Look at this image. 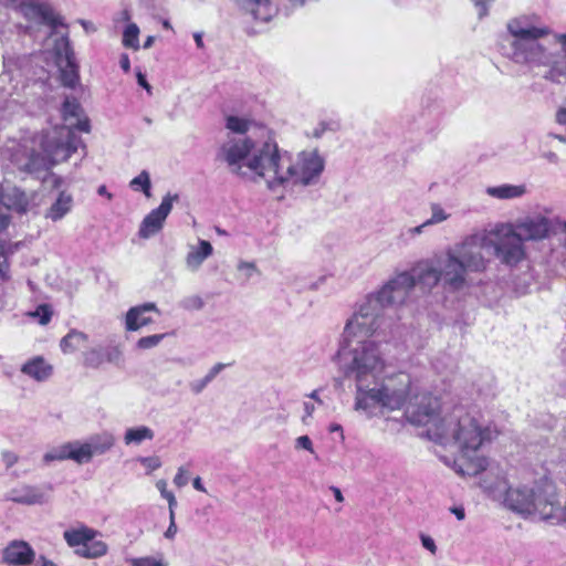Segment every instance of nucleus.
I'll list each match as a JSON object with an SVG mask.
<instances>
[{
  "label": "nucleus",
  "mask_w": 566,
  "mask_h": 566,
  "mask_svg": "<svg viewBox=\"0 0 566 566\" xmlns=\"http://www.w3.org/2000/svg\"><path fill=\"white\" fill-rule=\"evenodd\" d=\"M237 270L240 273L241 277H243L245 281L260 274V270L258 269L255 262L253 261H239L237 264Z\"/></svg>",
  "instance_id": "33"
},
{
  "label": "nucleus",
  "mask_w": 566,
  "mask_h": 566,
  "mask_svg": "<svg viewBox=\"0 0 566 566\" xmlns=\"http://www.w3.org/2000/svg\"><path fill=\"white\" fill-rule=\"evenodd\" d=\"M99 533L96 530L80 525L63 533V538L75 553L84 558H98L107 554L108 546L101 539H95Z\"/></svg>",
  "instance_id": "12"
},
{
  "label": "nucleus",
  "mask_w": 566,
  "mask_h": 566,
  "mask_svg": "<svg viewBox=\"0 0 566 566\" xmlns=\"http://www.w3.org/2000/svg\"><path fill=\"white\" fill-rule=\"evenodd\" d=\"M380 324L352 313L338 343L337 356L344 376L355 382L357 411L371 417L377 408L399 410L410 387V375L400 371L388 376V356L384 344L375 338Z\"/></svg>",
  "instance_id": "1"
},
{
  "label": "nucleus",
  "mask_w": 566,
  "mask_h": 566,
  "mask_svg": "<svg viewBox=\"0 0 566 566\" xmlns=\"http://www.w3.org/2000/svg\"><path fill=\"white\" fill-rule=\"evenodd\" d=\"M536 24L532 17L521 15L506 23V31L499 36L501 54L514 63L537 70L543 80L552 84L566 82V32L554 33Z\"/></svg>",
  "instance_id": "4"
},
{
  "label": "nucleus",
  "mask_w": 566,
  "mask_h": 566,
  "mask_svg": "<svg viewBox=\"0 0 566 566\" xmlns=\"http://www.w3.org/2000/svg\"><path fill=\"white\" fill-rule=\"evenodd\" d=\"M319 392H321V389H315L311 394H308L307 397L310 399L314 400L315 402H317L318 405H323V400L319 397Z\"/></svg>",
  "instance_id": "62"
},
{
  "label": "nucleus",
  "mask_w": 566,
  "mask_h": 566,
  "mask_svg": "<svg viewBox=\"0 0 566 566\" xmlns=\"http://www.w3.org/2000/svg\"><path fill=\"white\" fill-rule=\"evenodd\" d=\"M555 224L559 229L560 233L564 235L563 244L566 247V218H555Z\"/></svg>",
  "instance_id": "48"
},
{
  "label": "nucleus",
  "mask_w": 566,
  "mask_h": 566,
  "mask_svg": "<svg viewBox=\"0 0 566 566\" xmlns=\"http://www.w3.org/2000/svg\"><path fill=\"white\" fill-rule=\"evenodd\" d=\"M3 4L18 9L29 21L45 24L52 29L44 43L43 57L48 66L57 69L64 86L75 87L80 82L75 53L67 31L57 30L60 27L66 29L63 19L50 6L41 4L36 0H3Z\"/></svg>",
  "instance_id": "8"
},
{
  "label": "nucleus",
  "mask_w": 566,
  "mask_h": 566,
  "mask_svg": "<svg viewBox=\"0 0 566 566\" xmlns=\"http://www.w3.org/2000/svg\"><path fill=\"white\" fill-rule=\"evenodd\" d=\"M192 486L195 490L199 491V492H202V493H207V489L206 486L203 485L202 483V480L200 476H196L192 481Z\"/></svg>",
  "instance_id": "57"
},
{
  "label": "nucleus",
  "mask_w": 566,
  "mask_h": 566,
  "mask_svg": "<svg viewBox=\"0 0 566 566\" xmlns=\"http://www.w3.org/2000/svg\"><path fill=\"white\" fill-rule=\"evenodd\" d=\"M328 431L331 433L338 432L340 441L345 440V434H344V431H343V428H342L340 424H338V423H331L329 427H328Z\"/></svg>",
  "instance_id": "55"
},
{
  "label": "nucleus",
  "mask_w": 566,
  "mask_h": 566,
  "mask_svg": "<svg viewBox=\"0 0 566 566\" xmlns=\"http://www.w3.org/2000/svg\"><path fill=\"white\" fill-rule=\"evenodd\" d=\"M405 411L406 419L415 426L426 427L427 437L430 439V430L440 423L443 416L441 405L437 397L429 392H417L412 379L403 405L399 408Z\"/></svg>",
  "instance_id": "11"
},
{
  "label": "nucleus",
  "mask_w": 566,
  "mask_h": 566,
  "mask_svg": "<svg viewBox=\"0 0 566 566\" xmlns=\"http://www.w3.org/2000/svg\"><path fill=\"white\" fill-rule=\"evenodd\" d=\"M429 209L430 217L426 220V224H430V227L443 223L451 218V212L440 202H431Z\"/></svg>",
  "instance_id": "29"
},
{
  "label": "nucleus",
  "mask_w": 566,
  "mask_h": 566,
  "mask_svg": "<svg viewBox=\"0 0 566 566\" xmlns=\"http://www.w3.org/2000/svg\"><path fill=\"white\" fill-rule=\"evenodd\" d=\"M451 512L457 516V518H458L459 521H462V520H464V517H465L464 509H463V507H461V506H459V507H452V509H451Z\"/></svg>",
  "instance_id": "61"
},
{
  "label": "nucleus",
  "mask_w": 566,
  "mask_h": 566,
  "mask_svg": "<svg viewBox=\"0 0 566 566\" xmlns=\"http://www.w3.org/2000/svg\"><path fill=\"white\" fill-rule=\"evenodd\" d=\"M64 460H71L70 442L54 447L51 450L46 451L43 455V461L45 463H51L53 461H64Z\"/></svg>",
  "instance_id": "31"
},
{
  "label": "nucleus",
  "mask_w": 566,
  "mask_h": 566,
  "mask_svg": "<svg viewBox=\"0 0 566 566\" xmlns=\"http://www.w3.org/2000/svg\"><path fill=\"white\" fill-rule=\"evenodd\" d=\"M1 558L9 566H27L34 562L35 552L29 543L14 539L2 549Z\"/></svg>",
  "instance_id": "15"
},
{
  "label": "nucleus",
  "mask_w": 566,
  "mask_h": 566,
  "mask_svg": "<svg viewBox=\"0 0 566 566\" xmlns=\"http://www.w3.org/2000/svg\"><path fill=\"white\" fill-rule=\"evenodd\" d=\"M427 227H430V224H426V221H423L421 224L417 226V227H413V228H410L408 230L409 234L411 235H419L423 232V230L427 228Z\"/></svg>",
  "instance_id": "56"
},
{
  "label": "nucleus",
  "mask_w": 566,
  "mask_h": 566,
  "mask_svg": "<svg viewBox=\"0 0 566 566\" xmlns=\"http://www.w3.org/2000/svg\"><path fill=\"white\" fill-rule=\"evenodd\" d=\"M87 339L86 334L73 329L61 339L60 347L64 354H71L82 348Z\"/></svg>",
  "instance_id": "25"
},
{
  "label": "nucleus",
  "mask_w": 566,
  "mask_h": 566,
  "mask_svg": "<svg viewBox=\"0 0 566 566\" xmlns=\"http://www.w3.org/2000/svg\"><path fill=\"white\" fill-rule=\"evenodd\" d=\"M485 193L497 200H513L525 196L527 193V187L524 184H502L486 187Z\"/></svg>",
  "instance_id": "21"
},
{
  "label": "nucleus",
  "mask_w": 566,
  "mask_h": 566,
  "mask_svg": "<svg viewBox=\"0 0 566 566\" xmlns=\"http://www.w3.org/2000/svg\"><path fill=\"white\" fill-rule=\"evenodd\" d=\"M119 65L124 72L128 73L130 71V60L128 54L123 53L120 55Z\"/></svg>",
  "instance_id": "49"
},
{
  "label": "nucleus",
  "mask_w": 566,
  "mask_h": 566,
  "mask_svg": "<svg viewBox=\"0 0 566 566\" xmlns=\"http://www.w3.org/2000/svg\"><path fill=\"white\" fill-rule=\"evenodd\" d=\"M472 1L474 2V4L478 8L479 15L483 17L488 13L489 6L493 0H472Z\"/></svg>",
  "instance_id": "44"
},
{
  "label": "nucleus",
  "mask_w": 566,
  "mask_h": 566,
  "mask_svg": "<svg viewBox=\"0 0 566 566\" xmlns=\"http://www.w3.org/2000/svg\"><path fill=\"white\" fill-rule=\"evenodd\" d=\"M226 366L227 365L222 363H218L212 366L208 374L205 376L206 381L211 382L226 368Z\"/></svg>",
  "instance_id": "43"
},
{
  "label": "nucleus",
  "mask_w": 566,
  "mask_h": 566,
  "mask_svg": "<svg viewBox=\"0 0 566 566\" xmlns=\"http://www.w3.org/2000/svg\"><path fill=\"white\" fill-rule=\"evenodd\" d=\"M420 539H421L422 546L427 551H429L432 555H436V553H437V545H436L434 539L431 536L426 535V534H421L420 535Z\"/></svg>",
  "instance_id": "40"
},
{
  "label": "nucleus",
  "mask_w": 566,
  "mask_h": 566,
  "mask_svg": "<svg viewBox=\"0 0 566 566\" xmlns=\"http://www.w3.org/2000/svg\"><path fill=\"white\" fill-rule=\"evenodd\" d=\"M50 491L51 486L44 489L41 486L23 484L10 490L8 499L12 502L25 505L43 504L48 502Z\"/></svg>",
  "instance_id": "16"
},
{
  "label": "nucleus",
  "mask_w": 566,
  "mask_h": 566,
  "mask_svg": "<svg viewBox=\"0 0 566 566\" xmlns=\"http://www.w3.org/2000/svg\"><path fill=\"white\" fill-rule=\"evenodd\" d=\"M331 490H332V492H333V494L335 496V500L337 502H339V503L344 502L343 493H342V491L338 488L332 486Z\"/></svg>",
  "instance_id": "64"
},
{
  "label": "nucleus",
  "mask_w": 566,
  "mask_h": 566,
  "mask_svg": "<svg viewBox=\"0 0 566 566\" xmlns=\"http://www.w3.org/2000/svg\"><path fill=\"white\" fill-rule=\"evenodd\" d=\"M129 187L135 191H143L144 195L149 198L151 196V181L148 171L143 170L138 176L133 178L129 182Z\"/></svg>",
  "instance_id": "32"
},
{
  "label": "nucleus",
  "mask_w": 566,
  "mask_h": 566,
  "mask_svg": "<svg viewBox=\"0 0 566 566\" xmlns=\"http://www.w3.org/2000/svg\"><path fill=\"white\" fill-rule=\"evenodd\" d=\"M19 460L18 454L11 451H3L2 452V461L7 469H10L13 467Z\"/></svg>",
  "instance_id": "41"
},
{
  "label": "nucleus",
  "mask_w": 566,
  "mask_h": 566,
  "mask_svg": "<svg viewBox=\"0 0 566 566\" xmlns=\"http://www.w3.org/2000/svg\"><path fill=\"white\" fill-rule=\"evenodd\" d=\"M70 454H71V460L78 463V464H84V463H88L94 454L92 453L91 449H90V444L87 443V441H80V440H75V441H71L70 442Z\"/></svg>",
  "instance_id": "27"
},
{
  "label": "nucleus",
  "mask_w": 566,
  "mask_h": 566,
  "mask_svg": "<svg viewBox=\"0 0 566 566\" xmlns=\"http://www.w3.org/2000/svg\"><path fill=\"white\" fill-rule=\"evenodd\" d=\"M553 484L547 479H541L509 486L506 480L501 478L495 485H485V489L491 496L502 500L511 511L523 517L544 522L548 502L553 496Z\"/></svg>",
  "instance_id": "9"
},
{
  "label": "nucleus",
  "mask_w": 566,
  "mask_h": 566,
  "mask_svg": "<svg viewBox=\"0 0 566 566\" xmlns=\"http://www.w3.org/2000/svg\"><path fill=\"white\" fill-rule=\"evenodd\" d=\"M120 350L117 347H97L84 353V364L88 367L97 368L104 363H118Z\"/></svg>",
  "instance_id": "19"
},
{
  "label": "nucleus",
  "mask_w": 566,
  "mask_h": 566,
  "mask_svg": "<svg viewBox=\"0 0 566 566\" xmlns=\"http://www.w3.org/2000/svg\"><path fill=\"white\" fill-rule=\"evenodd\" d=\"M94 455L107 452L115 442L114 436L109 432H102L86 439Z\"/></svg>",
  "instance_id": "26"
},
{
  "label": "nucleus",
  "mask_w": 566,
  "mask_h": 566,
  "mask_svg": "<svg viewBox=\"0 0 566 566\" xmlns=\"http://www.w3.org/2000/svg\"><path fill=\"white\" fill-rule=\"evenodd\" d=\"M303 408H304V416H303V421L305 422L306 418H311L316 409L315 407V402H312V401H305L303 403Z\"/></svg>",
  "instance_id": "47"
},
{
  "label": "nucleus",
  "mask_w": 566,
  "mask_h": 566,
  "mask_svg": "<svg viewBox=\"0 0 566 566\" xmlns=\"http://www.w3.org/2000/svg\"><path fill=\"white\" fill-rule=\"evenodd\" d=\"M231 174L253 182H264L283 196L295 187L316 185L325 169V158L317 148L292 154L279 147L270 134L262 140L230 137L219 150Z\"/></svg>",
  "instance_id": "2"
},
{
  "label": "nucleus",
  "mask_w": 566,
  "mask_h": 566,
  "mask_svg": "<svg viewBox=\"0 0 566 566\" xmlns=\"http://www.w3.org/2000/svg\"><path fill=\"white\" fill-rule=\"evenodd\" d=\"M179 196L177 193H167L159 207L153 209L142 221L138 235L142 239H149L161 231L165 221L172 210L174 202L178 201Z\"/></svg>",
  "instance_id": "13"
},
{
  "label": "nucleus",
  "mask_w": 566,
  "mask_h": 566,
  "mask_svg": "<svg viewBox=\"0 0 566 566\" xmlns=\"http://www.w3.org/2000/svg\"><path fill=\"white\" fill-rule=\"evenodd\" d=\"M21 371L38 381H43L51 376L52 366L42 357H34L22 366Z\"/></svg>",
  "instance_id": "22"
},
{
  "label": "nucleus",
  "mask_w": 566,
  "mask_h": 566,
  "mask_svg": "<svg viewBox=\"0 0 566 566\" xmlns=\"http://www.w3.org/2000/svg\"><path fill=\"white\" fill-rule=\"evenodd\" d=\"M149 312L159 313L157 305L153 302L130 307L125 315V328L128 332H136L153 323Z\"/></svg>",
  "instance_id": "17"
},
{
  "label": "nucleus",
  "mask_w": 566,
  "mask_h": 566,
  "mask_svg": "<svg viewBox=\"0 0 566 566\" xmlns=\"http://www.w3.org/2000/svg\"><path fill=\"white\" fill-rule=\"evenodd\" d=\"M28 316L36 318L41 325H46L52 317V310L49 305L42 304L35 311L29 312Z\"/></svg>",
  "instance_id": "34"
},
{
  "label": "nucleus",
  "mask_w": 566,
  "mask_h": 566,
  "mask_svg": "<svg viewBox=\"0 0 566 566\" xmlns=\"http://www.w3.org/2000/svg\"><path fill=\"white\" fill-rule=\"evenodd\" d=\"M555 119L560 125H566V107H560L557 109Z\"/></svg>",
  "instance_id": "53"
},
{
  "label": "nucleus",
  "mask_w": 566,
  "mask_h": 566,
  "mask_svg": "<svg viewBox=\"0 0 566 566\" xmlns=\"http://www.w3.org/2000/svg\"><path fill=\"white\" fill-rule=\"evenodd\" d=\"M308 0H286V3L284 4V10L286 14L293 12L294 10H297L306 4Z\"/></svg>",
  "instance_id": "42"
},
{
  "label": "nucleus",
  "mask_w": 566,
  "mask_h": 566,
  "mask_svg": "<svg viewBox=\"0 0 566 566\" xmlns=\"http://www.w3.org/2000/svg\"><path fill=\"white\" fill-rule=\"evenodd\" d=\"M33 566H56V564L46 558L45 556L41 555L34 563H32Z\"/></svg>",
  "instance_id": "52"
},
{
  "label": "nucleus",
  "mask_w": 566,
  "mask_h": 566,
  "mask_svg": "<svg viewBox=\"0 0 566 566\" xmlns=\"http://www.w3.org/2000/svg\"><path fill=\"white\" fill-rule=\"evenodd\" d=\"M155 437V432L151 428L147 426H138L128 428L124 434V442L126 446L130 444H140L144 441L153 440Z\"/></svg>",
  "instance_id": "24"
},
{
  "label": "nucleus",
  "mask_w": 566,
  "mask_h": 566,
  "mask_svg": "<svg viewBox=\"0 0 566 566\" xmlns=\"http://www.w3.org/2000/svg\"><path fill=\"white\" fill-rule=\"evenodd\" d=\"M139 33L140 30L136 23L127 24L123 31V45L127 49H133L137 51L140 48Z\"/></svg>",
  "instance_id": "30"
},
{
  "label": "nucleus",
  "mask_w": 566,
  "mask_h": 566,
  "mask_svg": "<svg viewBox=\"0 0 566 566\" xmlns=\"http://www.w3.org/2000/svg\"><path fill=\"white\" fill-rule=\"evenodd\" d=\"M497 436L496 427L483 423L462 406L444 411L440 423L430 430V440L457 447L458 458L451 461L446 457L443 461L462 476H473L488 469L489 458L481 450Z\"/></svg>",
  "instance_id": "5"
},
{
  "label": "nucleus",
  "mask_w": 566,
  "mask_h": 566,
  "mask_svg": "<svg viewBox=\"0 0 566 566\" xmlns=\"http://www.w3.org/2000/svg\"><path fill=\"white\" fill-rule=\"evenodd\" d=\"M253 124V120L245 116L229 115L226 117V128L239 135L247 134Z\"/></svg>",
  "instance_id": "28"
},
{
  "label": "nucleus",
  "mask_w": 566,
  "mask_h": 566,
  "mask_svg": "<svg viewBox=\"0 0 566 566\" xmlns=\"http://www.w3.org/2000/svg\"><path fill=\"white\" fill-rule=\"evenodd\" d=\"M166 337V334H155L149 336H144L138 339L136 346L139 349H149L159 345V343Z\"/></svg>",
  "instance_id": "35"
},
{
  "label": "nucleus",
  "mask_w": 566,
  "mask_h": 566,
  "mask_svg": "<svg viewBox=\"0 0 566 566\" xmlns=\"http://www.w3.org/2000/svg\"><path fill=\"white\" fill-rule=\"evenodd\" d=\"M208 384H210V382H209V381H206V378L203 377L202 379H200V380H198V381L193 382V384L191 385V389H192L195 392H197V394H198V392L202 391V390H203V388H206V386H207Z\"/></svg>",
  "instance_id": "54"
},
{
  "label": "nucleus",
  "mask_w": 566,
  "mask_h": 566,
  "mask_svg": "<svg viewBox=\"0 0 566 566\" xmlns=\"http://www.w3.org/2000/svg\"><path fill=\"white\" fill-rule=\"evenodd\" d=\"M241 10L251 14L255 20L269 21L275 12L272 0H234Z\"/></svg>",
  "instance_id": "20"
},
{
  "label": "nucleus",
  "mask_w": 566,
  "mask_h": 566,
  "mask_svg": "<svg viewBox=\"0 0 566 566\" xmlns=\"http://www.w3.org/2000/svg\"><path fill=\"white\" fill-rule=\"evenodd\" d=\"M491 250L482 230H476L444 249L432 259L419 262L413 271L418 282L427 286L441 284L446 291L459 292L470 286L469 273H482L489 260L482 250Z\"/></svg>",
  "instance_id": "6"
},
{
  "label": "nucleus",
  "mask_w": 566,
  "mask_h": 566,
  "mask_svg": "<svg viewBox=\"0 0 566 566\" xmlns=\"http://www.w3.org/2000/svg\"><path fill=\"white\" fill-rule=\"evenodd\" d=\"M29 205L30 198L25 192L9 184L0 185V231L10 222L9 210L25 212Z\"/></svg>",
  "instance_id": "14"
},
{
  "label": "nucleus",
  "mask_w": 566,
  "mask_h": 566,
  "mask_svg": "<svg viewBox=\"0 0 566 566\" xmlns=\"http://www.w3.org/2000/svg\"><path fill=\"white\" fill-rule=\"evenodd\" d=\"M326 129H334V127H328L326 123H321L314 130V137H321Z\"/></svg>",
  "instance_id": "60"
},
{
  "label": "nucleus",
  "mask_w": 566,
  "mask_h": 566,
  "mask_svg": "<svg viewBox=\"0 0 566 566\" xmlns=\"http://www.w3.org/2000/svg\"><path fill=\"white\" fill-rule=\"evenodd\" d=\"M555 228V218L533 213L514 222H495L481 230L495 259L505 266L515 268L527 258L525 242L544 241L556 232Z\"/></svg>",
  "instance_id": "7"
},
{
  "label": "nucleus",
  "mask_w": 566,
  "mask_h": 566,
  "mask_svg": "<svg viewBox=\"0 0 566 566\" xmlns=\"http://www.w3.org/2000/svg\"><path fill=\"white\" fill-rule=\"evenodd\" d=\"M295 447L297 449H304L311 453L314 452L313 442L308 436H301L295 440Z\"/></svg>",
  "instance_id": "39"
},
{
  "label": "nucleus",
  "mask_w": 566,
  "mask_h": 566,
  "mask_svg": "<svg viewBox=\"0 0 566 566\" xmlns=\"http://www.w3.org/2000/svg\"><path fill=\"white\" fill-rule=\"evenodd\" d=\"M189 482V472L185 467H179L174 476V484L177 488H184Z\"/></svg>",
  "instance_id": "38"
},
{
  "label": "nucleus",
  "mask_w": 566,
  "mask_h": 566,
  "mask_svg": "<svg viewBox=\"0 0 566 566\" xmlns=\"http://www.w3.org/2000/svg\"><path fill=\"white\" fill-rule=\"evenodd\" d=\"M82 108L74 97H66L62 106L65 125L45 133H23L9 139L0 148V166L25 174H41L52 166L67 160L76 151L80 139L73 129L90 132V122L82 117Z\"/></svg>",
  "instance_id": "3"
},
{
  "label": "nucleus",
  "mask_w": 566,
  "mask_h": 566,
  "mask_svg": "<svg viewBox=\"0 0 566 566\" xmlns=\"http://www.w3.org/2000/svg\"><path fill=\"white\" fill-rule=\"evenodd\" d=\"M177 534V525L175 522V517H169V526L165 532V537L168 539H172Z\"/></svg>",
  "instance_id": "46"
},
{
  "label": "nucleus",
  "mask_w": 566,
  "mask_h": 566,
  "mask_svg": "<svg viewBox=\"0 0 566 566\" xmlns=\"http://www.w3.org/2000/svg\"><path fill=\"white\" fill-rule=\"evenodd\" d=\"M168 502L169 517H175V509L177 506V500L174 493L166 494L164 497Z\"/></svg>",
  "instance_id": "45"
},
{
  "label": "nucleus",
  "mask_w": 566,
  "mask_h": 566,
  "mask_svg": "<svg viewBox=\"0 0 566 566\" xmlns=\"http://www.w3.org/2000/svg\"><path fill=\"white\" fill-rule=\"evenodd\" d=\"M80 24L83 27V29L87 32V33H92V32H95L96 31V27L94 25L93 22L91 21H87V20H80Z\"/></svg>",
  "instance_id": "58"
},
{
  "label": "nucleus",
  "mask_w": 566,
  "mask_h": 566,
  "mask_svg": "<svg viewBox=\"0 0 566 566\" xmlns=\"http://www.w3.org/2000/svg\"><path fill=\"white\" fill-rule=\"evenodd\" d=\"M418 281L417 274L402 271L390 277L379 290L365 296L358 302L353 313L370 317L376 324H380L382 311L388 306L405 304Z\"/></svg>",
  "instance_id": "10"
},
{
  "label": "nucleus",
  "mask_w": 566,
  "mask_h": 566,
  "mask_svg": "<svg viewBox=\"0 0 566 566\" xmlns=\"http://www.w3.org/2000/svg\"><path fill=\"white\" fill-rule=\"evenodd\" d=\"M143 467L146 469L147 473H151L153 471L158 470L161 467V461L158 457H142L138 460Z\"/></svg>",
  "instance_id": "37"
},
{
  "label": "nucleus",
  "mask_w": 566,
  "mask_h": 566,
  "mask_svg": "<svg viewBox=\"0 0 566 566\" xmlns=\"http://www.w3.org/2000/svg\"><path fill=\"white\" fill-rule=\"evenodd\" d=\"M73 207V197L71 193L61 191L56 200L52 203L48 210L45 217L52 221H59L64 218Z\"/></svg>",
  "instance_id": "23"
},
{
  "label": "nucleus",
  "mask_w": 566,
  "mask_h": 566,
  "mask_svg": "<svg viewBox=\"0 0 566 566\" xmlns=\"http://www.w3.org/2000/svg\"><path fill=\"white\" fill-rule=\"evenodd\" d=\"M186 302H187V305H186L187 307L192 306L196 308H200L202 306V301L198 296L191 297V298L187 300Z\"/></svg>",
  "instance_id": "59"
},
{
  "label": "nucleus",
  "mask_w": 566,
  "mask_h": 566,
  "mask_svg": "<svg viewBox=\"0 0 566 566\" xmlns=\"http://www.w3.org/2000/svg\"><path fill=\"white\" fill-rule=\"evenodd\" d=\"M544 158L547 159L552 164H557L559 161L558 155L553 151H548V153L544 154Z\"/></svg>",
  "instance_id": "63"
},
{
  "label": "nucleus",
  "mask_w": 566,
  "mask_h": 566,
  "mask_svg": "<svg viewBox=\"0 0 566 566\" xmlns=\"http://www.w3.org/2000/svg\"><path fill=\"white\" fill-rule=\"evenodd\" d=\"M213 254L212 244L200 239L197 244L190 245L185 258L186 269L190 272H197L203 262Z\"/></svg>",
  "instance_id": "18"
},
{
  "label": "nucleus",
  "mask_w": 566,
  "mask_h": 566,
  "mask_svg": "<svg viewBox=\"0 0 566 566\" xmlns=\"http://www.w3.org/2000/svg\"><path fill=\"white\" fill-rule=\"evenodd\" d=\"M132 566H163L164 562L161 558H156L154 556H144V557H132L126 559Z\"/></svg>",
  "instance_id": "36"
},
{
  "label": "nucleus",
  "mask_w": 566,
  "mask_h": 566,
  "mask_svg": "<svg viewBox=\"0 0 566 566\" xmlns=\"http://www.w3.org/2000/svg\"><path fill=\"white\" fill-rule=\"evenodd\" d=\"M156 488L160 492L161 497L164 499L166 494H170L171 492L167 490V481L161 479L156 482Z\"/></svg>",
  "instance_id": "50"
},
{
  "label": "nucleus",
  "mask_w": 566,
  "mask_h": 566,
  "mask_svg": "<svg viewBox=\"0 0 566 566\" xmlns=\"http://www.w3.org/2000/svg\"><path fill=\"white\" fill-rule=\"evenodd\" d=\"M137 82L143 86L149 94H151V86L147 82L145 75L142 72H137Z\"/></svg>",
  "instance_id": "51"
}]
</instances>
